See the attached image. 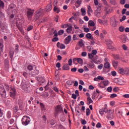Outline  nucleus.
<instances>
[{
  "instance_id": "obj_1",
  "label": "nucleus",
  "mask_w": 129,
  "mask_h": 129,
  "mask_svg": "<svg viewBox=\"0 0 129 129\" xmlns=\"http://www.w3.org/2000/svg\"><path fill=\"white\" fill-rule=\"evenodd\" d=\"M7 14L10 15L11 19H14L15 15L17 14V10L15 5L11 4L9 5V8L7 10Z\"/></svg>"
},
{
  "instance_id": "obj_2",
  "label": "nucleus",
  "mask_w": 129,
  "mask_h": 129,
  "mask_svg": "<svg viewBox=\"0 0 129 129\" xmlns=\"http://www.w3.org/2000/svg\"><path fill=\"white\" fill-rule=\"evenodd\" d=\"M31 121V118L27 115L24 116L22 118V123L23 125H28Z\"/></svg>"
},
{
  "instance_id": "obj_3",
  "label": "nucleus",
  "mask_w": 129,
  "mask_h": 129,
  "mask_svg": "<svg viewBox=\"0 0 129 129\" xmlns=\"http://www.w3.org/2000/svg\"><path fill=\"white\" fill-rule=\"evenodd\" d=\"M24 24V20L23 19H17L16 20V26L19 30L22 32V25Z\"/></svg>"
},
{
  "instance_id": "obj_4",
  "label": "nucleus",
  "mask_w": 129,
  "mask_h": 129,
  "mask_svg": "<svg viewBox=\"0 0 129 129\" xmlns=\"http://www.w3.org/2000/svg\"><path fill=\"white\" fill-rule=\"evenodd\" d=\"M37 80L38 81L40 85H43L46 83V79L43 77H38L37 78Z\"/></svg>"
},
{
  "instance_id": "obj_5",
  "label": "nucleus",
  "mask_w": 129,
  "mask_h": 129,
  "mask_svg": "<svg viewBox=\"0 0 129 129\" xmlns=\"http://www.w3.org/2000/svg\"><path fill=\"white\" fill-rule=\"evenodd\" d=\"M16 95H17L16 89H15V88H12L10 90V97L12 98H15V97H16Z\"/></svg>"
},
{
  "instance_id": "obj_6",
  "label": "nucleus",
  "mask_w": 129,
  "mask_h": 129,
  "mask_svg": "<svg viewBox=\"0 0 129 129\" xmlns=\"http://www.w3.org/2000/svg\"><path fill=\"white\" fill-rule=\"evenodd\" d=\"M3 52H4V40L0 39V58L2 57Z\"/></svg>"
},
{
  "instance_id": "obj_7",
  "label": "nucleus",
  "mask_w": 129,
  "mask_h": 129,
  "mask_svg": "<svg viewBox=\"0 0 129 129\" xmlns=\"http://www.w3.org/2000/svg\"><path fill=\"white\" fill-rule=\"evenodd\" d=\"M111 24L112 27H116L117 26V21L115 19V17L111 18Z\"/></svg>"
},
{
  "instance_id": "obj_8",
  "label": "nucleus",
  "mask_w": 129,
  "mask_h": 129,
  "mask_svg": "<svg viewBox=\"0 0 129 129\" xmlns=\"http://www.w3.org/2000/svg\"><path fill=\"white\" fill-rule=\"evenodd\" d=\"M13 111L14 112H15V113H17L18 115H20L21 113H22V110H21V109H19V107H18V106L14 107Z\"/></svg>"
},
{
  "instance_id": "obj_9",
  "label": "nucleus",
  "mask_w": 129,
  "mask_h": 129,
  "mask_svg": "<svg viewBox=\"0 0 129 129\" xmlns=\"http://www.w3.org/2000/svg\"><path fill=\"white\" fill-rule=\"evenodd\" d=\"M21 88L24 91H28V86L25 82H22L20 85Z\"/></svg>"
},
{
  "instance_id": "obj_10",
  "label": "nucleus",
  "mask_w": 129,
  "mask_h": 129,
  "mask_svg": "<svg viewBox=\"0 0 129 129\" xmlns=\"http://www.w3.org/2000/svg\"><path fill=\"white\" fill-rule=\"evenodd\" d=\"M0 94L2 97H6L7 95V92H6L5 88H0Z\"/></svg>"
},
{
  "instance_id": "obj_11",
  "label": "nucleus",
  "mask_w": 129,
  "mask_h": 129,
  "mask_svg": "<svg viewBox=\"0 0 129 129\" xmlns=\"http://www.w3.org/2000/svg\"><path fill=\"white\" fill-rule=\"evenodd\" d=\"M77 62L79 64H83V59L81 58H75L73 59V63H75V62Z\"/></svg>"
},
{
  "instance_id": "obj_12",
  "label": "nucleus",
  "mask_w": 129,
  "mask_h": 129,
  "mask_svg": "<svg viewBox=\"0 0 129 129\" xmlns=\"http://www.w3.org/2000/svg\"><path fill=\"white\" fill-rule=\"evenodd\" d=\"M55 111L56 113H61V112H63L62 106H61L60 105H58L55 109Z\"/></svg>"
},
{
  "instance_id": "obj_13",
  "label": "nucleus",
  "mask_w": 129,
  "mask_h": 129,
  "mask_svg": "<svg viewBox=\"0 0 129 129\" xmlns=\"http://www.w3.org/2000/svg\"><path fill=\"white\" fill-rule=\"evenodd\" d=\"M18 104L19 109H20V110H23V105H24V102H23V100H22V99L18 100Z\"/></svg>"
},
{
  "instance_id": "obj_14",
  "label": "nucleus",
  "mask_w": 129,
  "mask_h": 129,
  "mask_svg": "<svg viewBox=\"0 0 129 129\" xmlns=\"http://www.w3.org/2000/svg\"><path fill=\"white\" fill-rule=\"evenodd\" d=\"M71 41V36L69 35L67 37H66L64 39V43L66 45H68L69 43Z\"/></svg>"
},
{
  "instance_id": "obj_15",
  "label": "nucleus",
  "mask_w": 129,
  "mask_h": 129,
  "mask_svg": "<svg viewBox=\"0 0 129 129\" xmlns=\"http://www.w3.org/2000/svg\"><path fill=\"white\" fill-rule=\"evenodd\" d=\"M125 70H124L123 68H119L118 69V72L120 74H122V75H124Z\"/></svg>"
},
{
  "instance_id": "obj_16",
  "label": "nucleus",
  "mask_w": 129,
  "mask_h": 129,
  "mask_svg": "<svg viewBox=\"0 0 129 129\" xmlns=\"http://www.w3.org/2000/svg\"><path fill=\"white\" fill-rule=\"evenodd\" d=\"M104 68L109 69L110 68V63L108 62H105L104 64Z\"/></svg>"
},
{
  "instance_id": "obj_17",
  "label": "nucleus",
  "mask_w": 129,
  "mask_h": 129,
  "mask_svg": "<svg viewBox=\"0 0 129 129\" xmlns=\"http://www.w3.org/2000/svg\"><path fill=\"white\" fill-rule=\"evenodd\" d=\"M120 39H121L122 43H126V36L125 35H122L120 36Z\"/></svg>"
},
{
  "instance_id": "obj_18",
  "label": "nucleus",
  "mask_w": 129,
  "mask_h": 129,
  "mask_svg": "<svg viewBox=\"0 0 129 129\" xmlns=\"http://www.w3.org/2000/svg\"><path fill=\"white\" fill-rule=\"evenodd\" d=\"M69 69H70V67L68 63L64 64L62 67V70H69Z\"/></svg>"
},
{
  "instance_id": "obj_19",
  "label": "nucleus",
  "mask_w": 129,
  "mask_h": 129,
  "mask_svg": "<svg viewBox=\"0 0 129 129\" xmlns=\"http://www.w3.org/2000/svg\"><path fill=\"white\" fill-rule=\"evenodd\" d=\"M46 12H50L52 10V5L49 4L46 6Z\"/></svg>"
},
{
  "instance_id": "obj_20",
  "label": "nucleus",
  "mask_w": 129,
  "mask_h": 129,
  "mask_svg": "<svg viewBox=\"0 0 129 129\" xmlns=\"http://www.w3.org/2000/svg\"><path fill=\"white\" fill-rule=\"evenodd\" d=\"M1 32H2L3 33H7V27H3V25H1Z\"/></svg>"
},
{
  "instance_id": "obj_21",
  "label": "nucleus",
  "mask_w": 129,
  "mask_h": 129,
  "mask_svg": "<svg viewBox=\"0 0 129 129\" xmlns=\"http://www.w3.org/2000/svg\"><path fill=\"white\" fill-rule=\"evenodd\" d=\"M88 26H89V27H94L95 26V24L94 23V22L90 20L88 22Z\"/></svg>"
},
{
  "instance_id": "obj_22",
  "label": "nucleus",
  "mask_w": 129,
  "mask_h": 129,
  "mask_svg": "<svg viewBox=\"0 0 129 129\" xmlns=\"http://www.w3.org/2000/svg\"><path fill=\"white\" fill-rule=\"evenodd\" d=\"M15 54V50H10V57L11 60H13V57H14V54Z\"/></svg>"
},
{
  "instance_id": "obj_23",
  "label": "nucleus",
  "mask_w": 129,
  "mask_h": 129,
  "mask_svg": "<svg viewBox=\"0 0 129 129\" xmlns=\"http://www.w3.org/2000/svg\"><path fill=\"white\" fill-rule=\"evenodd\" d=\"M112 65L114 68H116L117 67V65H118V61L116 60H113Z\"/></svg>"
},
{
  "instance_id": "obj_24",
  "label": "nucleus",
  "mask_w": 129,
  "mask_h": 129,
  "mask_svg": "<svg viewBox=\"0 0 129 129\" xmlns=\"http://www.w3.org/2000/svg\"><path fill=\"white\" fill-rule=\"evenodd\" d=\"M107 118L111 120V119H112V118H113V114L108 113V114L107 115Z\"/></svg>"
},
{
  "instance_id": "obj_25",
  "label": "nucleus",
  "mask_w": 129,
  "mask_h": 129,
  "mask_svg": "<svg viewBox=\"0 0 129 129\" xmlns=\"http://www.w3.org/2000/svg\"><path fill=\"white\" fill-rule=\"evenodd\" d=\"M87 67L90 69H93L94 68V63L93 62L87 64Z\"/></svg>"
},
{
  "instance_id": "obj_26",
  "label": "nucleus",
  "mask_w": 129,
  "mask_h": 129,
  "mask_svg": "<svg viewBox=\"0 0 129 129\" xmlns=\"http://www.w3.org/2000/svg\"><path fill=\"white\" fill-rule=\"evenodd\" d=\"M113 57L115 60H120L119 54H113Z\"/></svg>"
},
{
  "instance_id": "obj_27",
  "label": "nucleus",
  "mask_w": 129,
  "mask_h": 129,
  "mask_svg": "<svg viewBox=\"0 0 129 129\" xmlns=\"http://www.w3.org/2000/svg\"><path fill=\"white\" fill-rule=\"evenodd\" d=\"M39 73H40L39 70H35L32 72V75H33L34 76H36L37 75H38Z\"/></svg>"
},
{
  "instance_id": "obj_28",
  "label": "nucleus",
  "mask_w": 129,
  "mask_h": 129,
  "mask_svg": "<svg viewBox=\"0 0 129 129\" xmlns=\"http://www.w3.org/2000/svg\"><path fill=\"white\" fill-rule=\"evenodd\" d=\"M53 11L54 12H56L57 14H59V12H60V9H59V8L57 7L56 6H54V7L53 8Z\"/></svg>"
},
{
  "instance_id": "obj_29",
  "label": "nucleus",
  "mask_w": 129,
  "mask_h": 129,
  "mask_svg": "<svg viewBox=\"0 0 129 129\" xmlns=\"http://www.w3.org/2000/svg\"><path fill=\"white\" fill-rule=\"evenodd\" d=\"M84 43H83V40L81 39L79 41V46L82 48V47H84Z\"/></svg>"
},
{
  "instance_id": "obj_30",
  "label": "nucleus",
  "mask_w": 129,
  "mask_h": 129,
  "mask_svg": "<svg viewBox=\"0 0 129 129\" xmlns=\"http://www.w3.org/2000/svg\"><path fill=\"white\" fill-rule=\"evenodd\" d=\"M42 16L41 14H38V13H35V18L34 19L35 21H37V20H39L40 19V17Z\"/></svg>"
},
{
  "instance_id": "obj_31",
  "label": "nucleus",
  "mask_w": 129,
  "mask_h": 129,
  "mask_svg": "<svg viewBox=\"0 0 129 129\" xmlns=\"http://www.w3.org/2000/svg\"><path fill=\"white\" fill-rule=\"evenodd\" d=\"M102 82L104 86H107V85H108V83H109V82L107 80H105Z\"/></svg>"
},
{
  "instance_id": "obj_32",
  "label": "nucleus",
  "mask_w": 129,
  "mask_h": 129,
  "mask_svg": "<svg viewBox=\"0 0 129 129\" xmlns=\"http://www.w3.org/2000/svg\"><path fill=\"white\" fill-rule=\"evenodd\" d=\"M86 36L87 39H91V40L93 39V37H92V35H91L90 33L87 34Z\"/></svg>"
},
{
  "instance_id": "obj_33",
  "label": "nucleus",
  "mask_w": 129,
  "mask_h": 129,
  "mask_svg": "<svg viewBox=\"0 0 129 129\" xmlns=\"http://www.w3.org/2000/svg\"><path fill=\"white\" fill-rule=\"evenodd\" d=\"M35 14H38L39 15H42L43 14V10H42L41 8L38 9L36 12Z\"/></svg>"
},
{
  "instance_id": "obj_34",
  "label": "nucleus",
  "mask_w": 129,
  "mask_h": 129,
  "mask_svg": "<svg viewBox=\"0 0 129 129\" xmlns=\"http://www.w3.org/2000/svg\"><path fill=\"white\" fill-rule=\"evenodd\" d=\"M7 117L8 118H11L12 117V113L10 111H8L7 113Z\"/></svg>"
},
{
  "instance_id": "obj_35",
  "label": "nucleus",
  "mask_w": 129,
  "mask_h": 129,
  "mask_svg": "<svg viewBox=\"0 0 129 129\" xmlns=\"http://www.w3.org/2000/svg\"><path fill=\"white\" fill-rule=\"evenodd\" d=\"M81 11L82 12V16H84L86 15V11H85V9L82 8Z\"/></svg>"
},
{
  "instance_id": "obj_36",
  "label": "nucleus",
  "mask_w": 129,
  "mask_h": 129,
  "mask_svg": "<svg viewBox=\"0 0 129 129\" xmlns=\"http://www.w3.org/2000/svg\"><path fill=\"white\" fill-rule=\"evenodd\" d=\"M71 31H72V26H70L67 29V33H71Z\"/></svg>"
},
{
  "instance_id": "obj_37",
  "label": "nucleus",
  "mask_w": 129,
  "mask_h": 129,
  "mask_svg": "<svg viewBox=\"0 0 129 129\" xmlns=\"http://www.w3.org/2000/svg\"><path fill=\"white\" fill-rule=\"evenodd\" d=\"M91 111H90V109L89 108H87L86 109V115L87 116H88L89 115H90V113H91Z\"/></svg>"
},
{
  "instance_id": "obj_38",
  "label": "nucleus",
  "mask_w": 129,
  "mask_h": 129,
  "mask_svg": "<svg viewBox=\"0 0 129 129\" xmlns=\"http://www.w3.org/2000/svg\"><path fill=\"white\" fill-rule=\"evenodd\" d=\"M73 83H74V81H72L69 80L67 81V84L69 86L72 85Z\"/></svg>"
},
{
  "instance_id": "obj_39",
  "label": "nucleus",
  "mask_w": 129,
  "mask_h": 129,
  "mask_svg": "<svg viewBox=\"0 0 129 129\" xmlns=\"http://www.w3.org/2000/svg\"><path fill=\"white\" fill-rule=\"evenodd\" d=\"M34 14V11L29 10V11H27V16L29 17V16H32Z\"/></svg>"
},
{
  "instance_id": "obj_40",
  "label": "nucleus",
  "mask_w": 129,
  "mask_h": 129,
  "mask_svg": "<svg viewBox=\"0 0 129 129\" xmlns=\"http://www.w3.org/2000/svg\"><path fill=\"white\" fill-rule=\"evenodd\" d=\"M40 106L41 107L42 110H45V105H44L43 103H40Z\"/></svg>"
},
{
  "instance_id": "obj_41",
  "label": "nucleus",
  "mask_w": 129,
  "mask_h": 129,
  "mask_svg": "<svg viewBox=\"0 0 129 129\" xmlns=\"http://www.w3.org/2000/svg\"><path fill=\"white\" fill-rule=\"evenodd\" d=\"M5 8V4L3 1L0 0V9H4Z\"/></svg>"
},
{
  "instance_id": "obj_42",
  "label": "nucleus",
  "mask_w": 129,
  "mask_h": 129,
  "mask_svg": "<svg viewBox=\"0 0 129 129\" xmlns=\"http://www.w3.org/2000/svg\"><path fill=\"white\" fill-rule=\"evenodd\" d=\"M87 100L89 102L88 105H89L90 103H92L93 102V101L92 100V99H91V98H90V97L87 98Z\"/></svg>"
},
{
  "instance_id": "obj_43",
  "label": "nucleus",
  "mask_w": 129,
  "mask_h": 129,
  "mask_svg": "<svg viewBox=\"0 0 129 129\" xmlns=\"http://www.w3.org/2000/svg\"><path fill=\"white\" fill-rule=\"evenodd\" d=\"M119 31H120L121 32H123V31H124V27L122 26H120L119 28Z\"/></svg>"
},
{
  "instance_id": "obj_44",
  "label": "nucleus",
  "mask_w": 129,
  "mask_h": 129,
  "mask_svg": "<svg viewBox=\"0 0 129 129\" xmlns=\"http://www.w3.org/2000/svg\"><path fill=\"white\" fill-rule=\"evenodd\" d=\"M96 95H97V94L96 93V92H94L92 94V98L93 99H95V97H96Z\"/></svg>"
},
{
  "instance_id": "obj_45",
  "label": "nucleus",
  "mask_w": 129,
  "mask_h": 129,
  "mask_svg": "<svg viewBox=\"0 0 129 129\" xmlns=\"http://www.w3.org/2000/svg\"><path fill=\"white\" fill-rule=\"evenodd\" d=\"M101 13L99 11H97V10H96L95 11V16H96V17H98L99 15H100Z\"/></svg>"
},
{
  "instance_id": "obj_46",
  "label": "nucleus",
  "mask_w": 129,
  "mask_h": 129,
  "mask_svg": "<svg viewBox=\"0 0 129 129\" xmlns=\"http://www.w3.org/2000/svg\"><path fill=\"white\" fill-rule=\"evenodd\" d=\"M27 69H28V70H29V71H32V70H33V66L29 65L27 67Z\"/></svg>"
},
{
  "instance_id": "obj_47",
  "label": "nucleus",
  "mask_w": 129,
  "mask_h": 129,
  "mask_svg": "<svg viewBox=\"0 0 129 129\" xmlns=\"http://www.w3.org/2000/svg\"><path fill=\"white\" fill-rule=\"evenodd\" d=\"M89 28H90L91 31H95L96 30V26H91Z\"/></svg>"
},
{
  "instance_id": "obj_48",
  "label": "nucleus",
  "mask_w": 129,
  "mask_h": 129,
  "mask_svg": "<svg viewBox=\"0 0 129 129\" xmlns=\"http://www.w3.org/2000/svg\"><path fill=\"white\" fill-rule=\"evenodd\" d=\"M19 45L18 44H16L15 46V51L16 53H18L19 52Z\"/></svg>"
},
{
  "instance_id": "obj_49",
  "label": "nucleus",
  "mask_w": 129,
  "mask_h": 129,
  "mask_svg": "<svg viewBox=\"0 0 129 129\" xmlns=\"http://www.w3.org/2000/svg\"><path fill=\"white\" fill-rule=\"evenodd\" d=\"M87 12H90L91 13H93L92 9H91V7L90 6V5L88 6V11H87Z\"/></svg>"
},
{
  "instance_id": "obj_50",
  "label": "nucleus",
  "mask_w": 129,
  "mask_h": 129,
  "mask_svg": "<svg viewBox=\"0 0 129 129\" xmlns=\"http://www.w3.org/2000/svg\"><path fill=\"white\" fill-rule=\"evenodd\" d=\"M102 109H103V110L104 111V112H106V113L108 112V109H107V106H106L104 108H103Z\"/></svg>"
},
{
  "instance_id": "obj_51",
  "label": "nucleus",
  "mask_w": 129,
  "mask_h": 129,
  "mask_svg": "<svg viewBox=\"0 0 129 129\" xmlns=\"http://www.w3.org/2000/svg\"><path fill=\"white\" fill-rule=\"evenodd\" d=\"M125 74L126 75H127V76L129 75V69L128 68L126 69L125 70Z\"/></svg>"
},
{
  "instance_id": "obj_52",
  "label": "nucleus",
  "mask_w": 129,
  "mask_h": 129,
  "mask_svg": "<svg viewBox=\"0 0 129 129\" xmlns=\"http://www.w3.org/2000/svg\"><path fill=\"white\" fill-rule=\"evenodd\" d=\"M99 113L102 116L104 114V111H103V109H100L99 110Z\"/></svg>"
},
{
  "instance_id": "obj_53",
  "label": "nucleus",
  "mask_w": 129,
  "mask_h": 129,
  "mask_svg": "<svg viewBox=\"0 0 129 129\" xmlns=\"http://www.w3.org/2000/svg\"><path fill=\"white\" fill-rule=\"evenodd\" d=\"M82 3V1L81 0H77L75 4H77V5H81Z\"/></svg>"
},
{
  "instance_id": "obj_54",
  "label": "nucleus",
  "mask_w": 129,
  "mask_h": 129,
  "mask_svg": "<svg viewBox=\"0 0 129 129\" xmlns=\"http://www.w3.org/2000/svg\"><path fill=\"white\" fill-rule=\"evenodd\" d=\"M60 49H65L66 48V46L64 45L63 44H61L60 46H59Z\"/></svg>"
},
{
  "instance_id": "obj_55",
  "label": "nucleus",
  "mask_w": 129,
  "mask_h": 129,
  "mask_svg": "<svg viewBox=\"0 0 129 129\" xmlns=\"http://www.w3.org/2000/svg\"><path fill=\"white\" fill-rule=\"evenodd\" d=\"M107 90L108 92H111L112 91V87H108Z\"/></svg>"
},
{
  "instance_id": "obj_56",
  "label": "nucleus",
  "mask_w": 129,
  "mask_h": 129,
  "mask_svg": "<svg viewBox=\"0 0 129 129\" xmlns=\"http://www.w3.org/2000/svg\"><path fill=\"white\" fill-rule=\"evenodd\" d=\"M125 19H126V16H125V15L123 16L122 18L121 19H120V22H121L123 21H124L125 20Z\"/></svg>"
},
{
  "instance_id": "obj_57",
  "label": "nucleus",
  "mask_w": 129,
  "mask_h": 129,
  "mask_svg": "<svg viewBox=\"0 0 129 129\" xmlns=\"http://www.w3.org/2000/svg\"><path fill=\"white\" fill-rule=\"evenodd\" d=\"M119 90V88H118V87H116L113 88L114 92H117V91H118Z\"/></svg>"
},
{
  "instance_id": "obj_58",
  "label": "nucleus",
  "mask_w": 129,
  "mask_h": 129,
  "mask_svg": "<svg viewBox=\"0 0 129 129\" xmlns=\"http://www.w3.org/2000/svg\"><path fill=\"white\" fill-rule=\"evenodd\" d=\"M110 3L111 5L115 6V0H110Z\"/></svg>"
},
{
  "instance_id": "obj_59",
  "label": "nucleus",
  "mask_w": 129,
  "mask_h": 129,
  "mask_svg": "<svg viewBox=\"0 0 129 129\" xmlns=\"http://www.w3.org/2000/svg\"><path fill=\"white\" fill-rule=\"evenodd\" d=\"M33 26L32 25H30L29 27L27 28V31L29 32V31H31V30H33Z\"/></svg>"
},
{
  "instance_id": "obj_60",
  "label": "nucleus",
  "mask_w": 129,
  "mask_h": 129,
  "mask_svg": "<svg viewBox=\"0 0 129 129\" xmlns=\"http://www.w3.org/2000/svg\"><path fill=\"white\" fill-rule=\"evenodd\" d=\"M102 68H103V64L102 63L98 66V69H99L100 70H101Z\"/></svg>"
},
{
  "instance_id": "obj_61",
  "label": "nucleus",
  "mask_w": 129,
  "mask_h": 129,
  "mask_svg": "<svg viewBox=\"0 0 129 129\" xmlns=\"http://www.w3.org/2000/svg\"><path fill=\"white\" fill-rule=\"evenodd\" d=\"M5 18V14L3 12H0V18L3 19Z\"/></svg>"
},
{
  "instance_id": "obj_62",
  "label": "nucleus",
  "mask_w": 129,
  "mask_h": 129,
  "mask_svg": "<svg viewBox=\"0 0 129 129\" xmlns=\"http://www.w3.org/2000/svg\"><path fill=\"white\" fill-rule=\"evenodd\" d=\"M81 121L82 122V124H86V120H85V119H81Z\"/></svg>"
},
{
  "instance_id": "obj_63",
  "label": "nucleus",
  "mask_w": 129,
  "mask_h": 129,
  "mask_svg": "<svg viewBox=\"0 0 129 129\" xmlns=\"http://www.w3.org/2000/svg\"><path fill=\"white\" fill-rule=\"evenodd\" d=\"M44 97H46V98H47V97H49V93H48V92H45L44 93Z\"/></svg>"
},
{
  "instance_id": "obj_64",
  "label": "nucleus",
  "mask_w": 129,
  "mask_h": 129,
  "mask_svg": "<svg viewBox=\"0 0 129 129\" xmlns=\"http://www.w3.org/2000/svg\"><path fill=\"white\" fill-rule=\"evenodd\" d=\"M122 48H123V50H124L125 51L127 50V46L126 45H125V44H123L122 45Z\"/></svg>"
}]
</instances>
